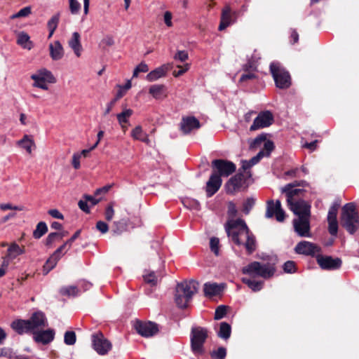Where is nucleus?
Here are the masks:
<instances>
[{
  "label": "nucleus",
  "instance_id": "nucleus-1",
  "mask_svg": "<svg viewBox=\"0 0 359 359\" xmlns=\"http://www.w3.org/2000/svg\"><path fill=\"white\" fill-rule=\"evenodd\" d=\"M308 184L305 182L301 183H291L281 188V191L287 196V204L290 210L298 217H310L311 205L304 201L297 200V197L302 196L305 189H303Z\"/></svg>",
  "mask_w": 359,
  "mask_h": 359
},
{
  "label": "nucleus",
  "instance_id": "nucleus-2",
  "mask_svg": "<svg viewBox=\"0 0 359 359\" xmlns=\"http://www.w3.org/2000/svg\"><path fill=\"white\" fill-rule=\"evenodd\" d=\"M226 230L227 234L237 245H241L245 241V248L249 253L255 249V241L252 236L249 234L248 228L243 219L230 220L228 222Z\"/></svg>",
  "mask_w": 359,
  "mask_h": 359
},
{
  "label": "nucleus",
  "instance_id": "nucleus-3",
  "mask_svg": "<svg viewBox=\"0 0 359 359\" xmlns=\"http://www.w3.org/2000/svg\"><path fill=\"white\" fill-rule=\"evenodd\" d=\"M341 226L351 234L359 228V216L353 203L346 204L341 210Z\"/></svg>",
  "mask_w": 359,
  "mask_h": 359
},
{
  "label": "nucleus",
  "instance_id": "nucleus-4",
  "mask_svg": "<svg viewBox=\"0 0 359 359\" xmlns=\"http://www.w3.org/2000/svg\"><path fill=\"white\" fill-rule=\"evenodd\" d=\"M276 271L273 264H262L258 262H253L242 269L244 274L252 277L259 276L265 279L272 277Z\"/></svg>",
  "mask_w": 359,
  "mask_h": 359
},
{
  "label": "nucleus",
  "instance_id": "nucleus-5",
  "mask_svg": "<svg viewBox=\"0 0 359 359\" xmlns=\"http://www.w3.org/2000/svg\"><path fill=\"white\" fill-rule=\"evenodd\" d=\"M30 78L34 81L32 84L34 87L44 90H48L49 84L56 83V78L50 70L46 68L37 70L34 74L31 75Z\"/></svg>",
  "mask_w": 359,
  "mask_h": 359
},
{
  "label": "nucleus",
  "instance_id": "nucleus-6",
  "mask_svg": "<svg viewBox=\"0 0 359 359\" xmlns=\"http://www.w3.org/2000/svg\"><path fill=\"white\" fill-rule=\"evenodd\" d=\"M208 337V331L203 327H194L191 334V350L196 356H201L204 352L203 344Z\"/></svg>",
  "mask_w": 359,
  "mask_h": 359
},
{
  "label": "nucleus",
  "instance_id": "nucleus-7",
  "mask_svg": "<svg viewBox=\"0 0 359 359\" xmlns=\"http://www.w3.org/2000/svg\"><path fill=\"white\" fill-rule=\"evenodd\" d=\"M270 70L275 81L276 85L279 88H287L291 84L290 76L278 62H272Z\"/></svg>",
  "mask_w": 359,
  "mask_h": 359
},
{
  "label": "nucleus",
  "instance_id": "nucleus-8",
  "mask_svg": "<svg viewBox=\"0 0 359 359\" xmlns=\"http://www.w3.org/2000/svg\"><path fill=\"white\" fill-rule=\"evenodd\" d=\"M92 346L93 349L100 355H104L111 348V344L102 334L97 332L91 336Z\"/></svg>",
  "mask_w": 359,
  "mask_h": 359
},
{
  "label": "nucleus",
  "instance_id": "nucleus-9",
  "mask_svg": "<svg viewBox=\"0 0 359 359\" xmlns=\"http://www.w3.org/2000/svg\"><path fill=\"white\" fill-rule=\"evenodd\" d=\"M262 142H264V149L250 160V164L252 166L257 164L264 156H269L273 149V143L270 140H266V137L264 135H260L255 138L254 145H259Z\"/></svg>",
  "mask_w": 359,
  "mask_h": 359
},
{
  "label": "nucleus",
  "instance_id": "nucleus-10",
  "mask_svg": "<svg viewBox=\"0 0 359 359\" xmlns=\"http://www.w3.org/2000/svg\"><path fill=\"white\" fill-rule=\"evenodd\" d=\"M273 122V116L270 111H261L255 118L250 130L251 131L257 130L261 128L270 126Z\"/></svg>",
  "mask_w": 359,
  "mask_h": 359
},
{
  "label": "nucleus",
  "instance_id": "nucleus-11",
  "mask_svg": "<svg viewBox=\"0 0 359 359\" xmlns=\"http://www.w3.org/2000/svg\"><path fill=\"white\" fill-rule=\"evenodd\" d=\"M266 217L271 218L273 216L278 222H283L285 217V214L281 208L280 201L277 200L275 203L271 200L267 202Z\"/></svg>",
  "mask_w": 359,
  "mask_h": 359
},
{
  "label": "nucleus",
  "instance_id": "nucleus-12",
  "mask_svg": "<svg viewBox=\"0 0 359 359\" xmlns=\"http://www.w3.org/2000/svg\"><path fill=\"white\" fill-rule=\"evenodd\" d=\"M198 283L196 280H190L183 281L177 285L175 292L185 295L191 299L194 294L198 291Z\"/></svg>",
  "mask_w": 359,
  "mask_h": 359
},
{
  "label": "nucleus",
  "instance_id": "nucleus-13",
  "mask_svg": "<svg viewBox=\"0 0 359 359\" xmlns=\"http://www.w3.org/2000/svg\"><path fill=\"white\" fill-rule=\"evenodd\" d=\"M198 283L196 280H190L183 281L177 285L175 292L185 295L191 299L194 294L198 291Z\"/></svg>",
  "mask_w": 359,
  "mask_h": 359
},
{
  "label": "nucleus",
  "instance_id": "nucleus-14",
  "mask_svg": "<svg viewBox=\"0 0 359 359\" xmlns=\"http://www.w3.org/2000/svg\"><path fill=\"white\" fill-rule=\"evenodd\" d=\"M212 166L216 168L217 175L221 177H228L236 170V165L231 161L225 160H214Z\"/></svg>",
  "mask_w": 359,
  "mask_h": 359
},
{
  "label": "nucleus",
  "instance_id": "nucleus-15",
  "mask_svg": "<svg viewBox=\"0 0 359 359\" xmlns=\"http://www.w3.org/2000/svg\"><path fill=\"white\" fill-rule=\"evenodd\" d=\"M295 232L301 237H311L309 217H301L293 220Z\"/></svg>",
  "mask_w": 359,
  "mask_h": 359
},
{
  "label": "nucleus",
  "instance_id": "nucleus-16",
  "mask_svg": "<svg viewBox=\"0 0 359 359\" xmlns=\"http://www.w3.org/2000/svg\"><path fill=\"white\" fill-rule=\"evenodd\" d=\"M135 327L136 331L144 337H152L158 332V325L151 322H137Z\"/></svg>",
  "mask_w": 359,
  "mask_h": 359
},
{
  "label": "nucleus",
  "instance_id": "nucleus-17",
  "mask_svg": "<svg viewBox=\"0 0 359 359\" xmlns=\"http://www.w3.org/2000/svg\"><path fill=\"white\" fill-rule=\"evenodd\" d=\"M27 321L33 333L47 326L46 317L42 312L34 313Z\"/></svg>",
  "mask_w": 359,
  "mask_h": 359
},
{
  "label": "nucleus",
  "instance_id": "nucleus-18",
  "mask_svg": "<svg viewBox=\"0 0 359 359\" xmlns=\"http://www.w3.org/2000/svg\"><path fill=\"white\" fill-rule=\"evenodd\" d=\"M318 264L320 266L326 270H334L339 269L341 265V260L339 258H332L329 256H318L317 258Z\"/></svg>",
  "mask_w": 359,
  "mask_h": 359
},
{
  "label": "nucleus",
  "instance_id": "nucleus-19",
  "mask_svg": "<svg viewBox=\"0 0 359 359\" xmlns=\"http://www.w3.org/2000/svg\"><path fill=\"white\" fill-rule=\"evenodd\" d=\"M295 252L298 254L314 255L319 252L320 248L309 241L299 242L295 247Z\"/></svg>",
  "mask_w": 359,
  "mask_h": 359
},
{
  "label": "nucleus",
  "instance_id": "nucleus-20",
  "mask_svg": "<svg viewBox=\"0 0 359 359\" xmlns=\"http://www.w3.org/2000/svg\"><path fill=\"white\" fill-rule=\"evenodd\" d=\"M24 252V247H20L17 243H13L9 245L6 255L2 257V260L5 262H6L9 265L18 257V256L23 254Z\"/></svg>",
  "mask_w": 359,
  "mask_h": 359
},
{
  "label": "nucleus",
  "instance_id": "nucleus-21",
  "mask_svg": "<svg viewBox=\"0 0 359 359\" xmlns=\"http://www.w3.org/2000/svg\"><path fill=\"white\" fill-rule=\"evenodd\" d=\"M16 145L27 154L31 155L36 149V144L32 135H24L23 137L15 142Z\"/></svg>",
  "mask_w": 359,
  "mask_h": 359
},
{
  "label": "nucleus",
  "instance_id": "nucleus-22",
  "mask_svg": "<svg viewBox=\"0 0 359 359\" xmlns=\"http://www.w3.org/2000/svg\"><path fill=\"white\" fill-rule=\"evenodd\" d=\"M222 179L217 173H213L206 184V193L208 197L214 195L222 185Z\"/></svg>",
  "mask_w": 359,
  "mask_h": 359
},
{
  "label": "nucleus",
  "instance_id": "nucleus-23",
  "mask_svg": "<svg viewBox=\"0 0 359 359\" xmlns=\"http://www.w3.org/2000/svg\"><path fill=\"white\" fill-rule=\"evenodd\" d=\"M50 57L53 60H60L65 55L62 45L59 41H54L48 45Z\"/></svg>",
  "mask_w": 359,
  "mask_h": 359
},
{
  "label": "nucleus",
  "instance_id": "nucleus-24",
  "mask_svg": "<svg viewBox=\"0 0 359 359\" xmlns=\"http://www.w3.org/2000/svg\"><path fill=\"white\" fill-rule=\"evenodd\" d=\"M180 127L183 133L188 134L193 130L199 128L200 123L195 117H184L182 120Z\"/></svg>",
  "mask_w": 359,
  "mask_h": 359
},
{
  "label": "nucleus",
  "instance_id": "nucleus-25",
  "mask_svg": "<svg viewBox=\"0 0 359 359\" xmlns=\"http://www.w3.org/2000/svg\"><path fill=\"white\" fill-rule=\"evenodd\" d=\"M170 69V64H165L156 68L155 69L151 71L147 76L146 79L149 82L155 81L160 78H162L165 76L166 73Z\"/></svg>",
  "mask_w": 359,
  "mask_h": 359
},
{
  "label": "nucleus",
  "instance_id": "nucleus-26",
  "mask_svg": "<svg viewBox=\"0 0 359 359\" xmlns=\"http://www.w3.org/2000/svg\"><path fill=\"white\" fill-rule=\"evenodd\" d=\"M34 339L38 343L43 344L52 341L54 339L55 332L53 330H47L45 331H36L33 333Z\"/></svg>",
  "mask_w": 359,
  "mask_h": 359
},
{
  "label": "nucleus",
  "instance_id": "nucleus-27",
  "mask_svg": "<svg viewBox=\"0 0 359 359\" xmlns=\"http://www.w3.org/2000/svg\"><path fill=\"white\" fill-rule=\"evenodd\" d=\"M16 43L21 48L27 50H32L34 46L29 34L25 32H19L17 33Z\"/></svg>",
  "mask_w": 359,
  "mask_h": 359
},
{
  "label": "nucleus",
  "instance_id": "nucleus-28",
  "mask_svg": "<svg viewBox=\"0 0 359 359\" xmlns=\"http://www.w3.org/2000/svg\"><path fill=\"white\" fill-rule=\"evenodd\" d=\"M80 34L75 32L72 34L71 39L68 41L69 46L72 49L76 57L81 55L82 46L80 41Z\"/></svg>",
  "mask_w": 359,
  "mask_h": 359
},
{
  "label": "nucleus",
  "instance_id": "nucleus-29",
  "mask_svg": "<svg viewBox=\"0 0 359 359\" xmlns=\"http://www.w3.org/2000/svg\"><path fill=\"white\" fill-rule=\"evenodd\" d=\"M224 288L223 285L215 283H207L204 285V292L206 296L213 297L219 294Z\"/></svg>",
  "mask_w": 359,
  "mask_h": 359
},
{
  "label": "nucleus",
  "instance_id": "nucleus-30",
  "mask_svg": "<svg viewBox=\"0 0 359 359\" xmlns=\"http://www.w3.org/2000/svg\"><path fill=\"white\" fill-rule=\"evenodd\" d=\"M149 93L156 100H161L167 97L164 85L155 84L150 86Z\"/></svg>",
  "mask_w": 359,
  "mask_h": 359
},
{
  "label": "nucleus",
  "instance_id": "nucleus-31",
  "mask_svg": "<svg viewBox=\"0 0 359 359\" xmlns=\"http://www.w3.org/2000/svg\"><path fill=\"white\" fill-rule=\"evenodd\" d=\"M231 8L229 6H226L223 10L221 16V22L219 26V30H223L228 26H229L232 22L231 19Z\"/></svg>",
  "mask_w": 359,
  "mask_h": 359
},
{
  "label": "nucleus",
  "instance_id": "nucleus-32",
  "mask_svg": "<svg viewBox=\"0 0 359 359\" xmlns=\"http://www.w3.org/2000/svg\"><path fill=\"white\" fill-rule=\"evenodd\" d=\"M12 328L19 334L31 332L27 320H18L14 321L11 325Z\"/></svg>",
  "mask_w": 359,
  "mask_h": 359
},
{
  "label": "nucleus",
  "instance_id": "nucleus-33",
  "mask_svg": "<svg viewBox=\"0 0 359 359\" xmlns=\"http://www.w3.org/2000/svg\"><path fill=\"white\" fill-rule=\"evenodd\" d=\"M231 333V327L230 325L226 322H222L219 325V330L217 332V335L221 339L224 340L228 339Z\"/></svg>",
  "mask_w": 359,
  "mask_h": 359
},
{
  "label": "nucleus",
  "instance_id": "nucleus-34",
  "mask_svg": "<svg viewBox=\"0 0 359 359\" xmlns=\"http://www.w3.org/2000/svg\"><path fill=\"white\" fill-rule=\"evenodd\" d=\"M131 136L135 140H137L145 142H148V137L147 134L143 131L142 127L140 126H136L131 131Z\"/></svg>",
  "mask_w": 359,
  "mask_h": 359
},
{
  "label": "nucleus",
  "instance_id": "nucleus-35",
  "mask_svg": "<svg viewBox=\"0 0 359 359\" xmlns=\"http://www.w3.org/2000/svg\"><path fill=\"white\" fill-rule=\"evenodd\" d=\"M133 111L130 109H126L121 113L116 115L118 121L123 129H125L124 123H128L129 118L132 116Z\"/></svg>",
  "mask_w": 359,
  "mask_h": 359
},
{
  "label": "nucleus",
  "instance_id": "nucleus-36",
  "mask_svg": "<svg viewBox=\"0 0 359 359\" xmlns=\"http://www.w3.org/2000/svg\"><path fill=\"white\" fill-rule=\"evenodd\" d=\"M243 283L246 284L254 292H257L261 290L263 286V282L262 281H257L254 280H251L248 278H242Z\"/></svg>",
  "mask_w": 359,
  "mask_h": 359
},
{
  "label": "nucleus",
  "instance_id": "nucleus-37",
  "mask_svg": "<svg viewBox=\"0 0 359 359\" xmlns=\"http://www.w3.org/2000/svg\"><path fill=\"white\" fill-rule=\"evenodd\" d=\"M48 231V226L43 222H40L36 225V229L33 232V236L36 239L42 237Z\"/></svg>",
  "mask_w": 359,
  "mask_h": 359
},
{
  "label": "nucleus",
  "instance_id": "nucleus-38",
  "mask_svg": "<svg viewBox=\"0 0 359 359\" xmlns=\"http://www.w3.org/2000/svg\"><path fill=\"white\" fill-rule=\"evenodd\" d=\"M159 275H156L154 271H145L143 275L144 280L146 283L151 285H156L158 281Z\"/></svg>",
  "mask_w": 359,
  "mask_h": 359
},
{
  "label": "nucleus",
  "instance_id": "nucleus-39",
  "mask_svg": "<svg viewBox=\"0 0 359 359\" xmlns=\"http://www.w3.org/2000/svg\"><path fill=\"white\" fill-rule=\"evenodd\" d=\"M60 292L62 295L65 296H76L79 293V289L78 286L69 285L63 287L60 289Z\"/></svg>",
  "mask_w": 359,
  "mask_h": 359
},
{
  "label": "nucleus",
  "instance_id": "nucleus-40",
  "mask_svg": "<svg viewBox=\"0 0 359 359\" xmlns=\"http://www.w3.org/2000/svg\"><path fill=\"white\" fill-rule=\"evenodd\" d=\"M191 299L187 297L185 295L175 292V302L178 307L185 308Z\"/></svg>",
  "mask_w": 359,
  "mask_h": 359
},
{
  "label": "nucleus",
  "instance_id": "nucleus-41",
  "mask_svg": "<svg viewBox=\"0 0 359 359\" xmlns=\"http://www.w3.org/2000/svg\"><path fill=\"white\" fill-rule=\"evenodd\" d=\"M68 234V232L66 231H62L61 232H54L50 233L48 237L46 238V245H49L52 244L57 239H62L63 237L66 236Z\"/></svg>",
  "mask_w": 359,
  "mask_h": 359
},
{
  "label": "nucleus",
  "instance_id": "nucleus-42",
  "mask_svg": "<svg viewBox=\"0 0 359 359\" xmlns=\"http://www.w3.org/2000/svg\"><path fill=\"white\" fill-rule=\"evenodd\" d=\"M240 186V178L236 177H231L226 184V191L233 193Z\"/></svg>",
  "mask_w": 359,
  "mask_h": 359
},
{
  "label": "nucleus",
  "instance_id": "nucleus-43",
  "mask_svg": "<svg viewBox=\"0 0 359 359\" xmlns=\"http://www.w3.org/2000/svg\"><path fill=\"white\" fill-rule=\"evenodd\" d=\"M182 203L185 207L189 209L198 210L200 203L199 202L194 198H185L182 200Z\"/></svg>",
  "mask_w": 359,
  "mask_h": 359
},
{
  "label": "nucleus",
  "instance_id": "nucleus-44",
  "mask_svg": "<svg viewBox=\"0 0 359 359\" xmlns=\"http://www.w3.org/2000/svg\"><path fill=\"white\" fill-rule=\"evenodd\" d=\"M103 136H104V131L103 130L99 131L97 135V141L89 149H83V150H82L81 152L79 153V154H81V157L82 156H84V157H86L90 151H91L93 149H95L97 147V145L99 144V143L101 141V140L103 137Z\"/></svg>",
  "mask_w": 359,
  "mask_h": 359
},
{
  "label": "nucleus",
  "instance_id": "nucleus-45",
  "mask_svg": "<svg viewBox=\"0 0 359 359\" xmlns=\"http://www.w3.org/2000/svg\"><path fill=\"white\" fill-rule=\"evenodd\" d=\"M76 337L73 331H67L65 333L64 341L67 345L71 346L76 343Z\"/></svg>",
  "mask_w": 359,
  "mask_h": 359
},
{
  "label": "nucleus",
  "instance_id": "nucleus-46",
  "mask_svg": "<svg viewBox=\"0 0 359 359\" xmlns=\"http://www.w3.org/2000/svg\"><path fill=\"white\" fill-rule=\"evenodd\" d=\"M32 13V8L30 6H26L21 10H20L18 13L12 15L11 16V19L20 18H25L29 15Z\"/></svg>",
  "mask_w": 359,
  "mask_h": 359
},
{
  "label": "nucleus",
  "instance_id": "nucleus-47",
  "mask_svg": "<svg viewBox=\"0 0 359 359\" xmlns=\"http://www.w3.org/2000/svg\"><path fill=\"white\" fill-rule=\"evenodd\" d=\"M149 71L148 65L144 62L139 64L133 71V77H137L140 73H145Z\"/></svg>",
  "mask_w": 359,
  "mask_h": 359
},
{
  "label": "nucleus",
  "instance_id": "nucleus-48",
  "mask_svg": "<svg viewBox=\"0 0 359 359\" xmlns=\"http://www.w3.org/2000/svg\"><path fill=\"white\" fill-rule=\"evenodd\" d=\"M255 205V199L252 198H247L243 205V211L245 214H248L250 211V210L252 208L253 205Z\"/></svg>",
  "mask_w": 359,
  "mask_h": 359
},
{
  "label": "nucleus",
  "instance_id": "nucleus-49",
  "mask_svg": "<svg viewBox=\"0 0 359 359\" xmlns=\"http://www.w3.org/2000/svg\"><path fill=\"white\" fill-rule=\"evenodd\" d=\"M226 350L224 347H219L212 352V357L217 359H223L226 357Z\"/></svg>",
  "mask_w": 359,
  "mask_h": 359
},
{
  "label": "nucleus",
  "instance_id": "nucleus-50",
  "mask_svg": "<svg viewBox=\"0 0 359 359\" xmlns=\"http://www.w3.org/2000/svg\"><path fill=\"white\" fill-rule=\"evenodd\" d=\"M219 241L217 238L212 237L210 241V247L211 250L215 253V255H219Z\"/></svg>",
  "mask_w": 359,
  "mask_h": 359
},
{
  "label": "nucleus",
  "instance_id": "nucleus-51",
  "mask_svg": "<svg viewBox=\"0 0 359 359\" xmlns=\"http://www.w3.org/2000/svg\"><path fill=\"white\" fill-rule=\"evenodd\" d=\"M177 67L179 68L180 70L173 72L172 74L175 77H179L187 72L190 68V65L186 63L183 66L177 65Z\"/></svg>",
  "mask_w": 359,
  "mask_h": 359
},
{
  "label": "nucleus",
  "instance_id": "nucleus-52",
  "mask_svg": "<svg viewBox=\"0 0 359 359\" xmlns=\"http://www.w3.org/2000/svg\"><path fill=\"white\" fill-rule=\"evenodd\" d=\"M226 313V307L225 306H219L215 313V319L219 320L222 318Z\"/></svg>",
  "mask_w": 359,
  "mask_h": 359
},
{
  "label": "nucleus",
  "instance_id": "nucleus-53",
  "mask_svg": "<svg viewBox=\"0 0 359 359\" xmlns=\"http://www.w3.org/2000/svg\"><path fill=\"white\" fill-rule=\"evenodd\" d=\"M58 21L59 18L57 16H53L49 20L48 22V27L49 31H51V32H55L57 27Z\"/></svg>",
  "mask_w": 359,
  "mask_h": 359
},
{
  "label": "nucleus",
  "instance_id": "nucleus-54",
  "mask_svg": "<svg viewBox=\"0 0 359 359\" xmlns=\"http://www.w3.org/2000/svg\"><path fill=\"white\" fill-rule=\"evenodd\" d=\"M69 9L72 14L78 13L81 8V4L76 0H69Z\"/></svg>",
  "mask_w": 359,
  "mask_h": 359
},
{
  "label": "nucleus",
  "instance_id": "nucleus-55",
  "mask_svg": "<svg viewBox=\"0 0 359 359\" xmlns=\"http://www.w3.org/2000/svg\"><path fill=\"white\" fill-rule=\"evenodd\" d=\"M327 222H328V224H329L328 229H329L330 233L332 236H336L337 233V230H338L337 220L332 219V221H327Z\"/></svg>",
  "mask_w": 359,
  "mask_h": 359
},
{
  "label": "nucleus",
  "instance_id": "nucleus-56",
  "mask_svg": "<svg viewBox=\"0 0 359 359\" xmlns=\"http://www.w3.org/2000/svg\"><path fill=\"white\" fill-rule=\"evenodd\" d=\"M236 213H237V209H236V205L231 201L229 202V203H228V215L230 217H231V219H230L229 220V222L232 219L235 220L233 218L236 217Z\"/></svg>",
  "mask_w": 359,
  "mask_h": 359
},
{
  "label": "nucleus",
  "instance_id": "nucleus-57",
  "mask_svg": "<svg viewBox=\"0 0 359 359\" xmlns=\"http://www.w3.org/2000/svg\"><path fill=\"white\" fill-rule=\"evenodd\" d=\"M188 57V53L184 50H178L174 56V59L175 60H178L182 62L186 61Z\"/></svg>",
  "mask_w": 359,
  "mask_h": 359
},
{
  "label": "nucleus",
  "instance_id": "nucleus-58",
  "mask_svg": "<svg viewBox=\"0 0 359 359\" xmlns=\"http://www.w3.org/2000/svg\"><path fill=\"white\" fill-rule=\"evenodd\" d=\"M283 270L286 273H294L295 271V264L292 261H287L283 265Z\"/></svg>",
  "mask_w": 359,
  "mask_h": 359
},
{
  "label": "nucleus",
  "instance_id": "nucleus-59",
  "mask_svg": "<svg viewBox=\"0 0 359 359\" xmlns=\"http://www.w3.org/2000/svg\"><path fill=\"white\" fill-rule=\"evenodd\" d=\"M0 209L2 210H22V206L12 205L11 203H1Z\"/></svg>",
  "mask_w": 359,
  "mask_h": 359
},
{
  "label": "nucleus",
  "instance_id": "nucleus-60",
  "mask_svg": "<svg viewBox=\"0 0 359 359\" xmlns=\"http://www.w3.org/2000/svg\"><path fill=\"white\" fill-rule=\"evenodd\" d=\"M337 207L336 205H332L328 212L327 215V221H332L337 219Z\"/></svg>",
  "mask_w": 359,
  "mask_h": 359
},
{
  "label": "nucleus",
  "instance_id": "nucleus-61",
  "mask_svg": "<svg viewBox=\"0 0 359 359\" xmlns=\"http://www.w3.org/2000/svg\"><path fill=\"white\" fill-rule=\"evenodd\" d=\"M114 215V210L113 208V204H109L105 211V218L107 221H111L113 219Z\"/></svg>",
  "mask_w": 359,
  "mask_h": 359
},
{
  "label": "nucleus",
  "instance_id": "nucleus-62",
  "mask_svg": "<svg viewBox=\"0 0 359 359\" xmlns=\"http://www.w3.org/2000/svg\"><path fill=\"white\" fill-rule=\"evenodd\" d=\"M80 159L81 154H79V153H75L73 154L72 164L75 169H79L80 168Z\"/></svg>",
  "mask_w": 359,
  "mask_h": 359
},
{
  "label": "nucleus",
  "instance_id": "nucleus-63",
  "mask_svg": "<svg viewBox=\"0 0 359 359\" xmlns=\"http://www.w3.org/2000/svg\"><path fill=\"white\" fill-rule=\"evenodd\" d=\"M96 228L102 233H107L109 230L108 225L102 221H99L97 222Z\"/></svg>",
  "mask_w": 359,
  "mask_h": 359
},
{
  "label": "nucleus",
  "instance_id": "nucleus-64",
  "mask_svg": "<svg viewBox=\"0 0 359 359\" xmlns=\"http://www.w3.org/2000/svg\"><path fill=\"white\" fill-rule=\"evenodd\" d=\"M172 15L170 11L165 12L163 15L164 22L165 25L169 27L172 26Z\"/></svg>",
  "mask_w": 359,
  "mask_h": 359
}]
</instances>
